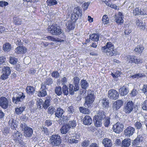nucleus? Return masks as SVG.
Instances as JSON below:
<instances>
[{"label": "nucleus", "mask_w": 147, "mask_h": 147, "mask_svg": "<svg viewBox=\"0 0 147 147\" xmlns=\"http://www.w3.org/2000/svg\"><path fill=\"white\" fill-rule=\"evenodd\" d=\"M102 52L105 53L107 56H112L115 55L117 52L114 49V46L111 42H108L106 46L102 47L101 49Z\"/></svg>", "instance_id": "nucleus-1"}, {"label": "nucleus", "mask_w": 147, "mask_h": 147, "mask_svg": "<svg viewBox=\"0 0 147 147\" xmlns=\"http://www.w3.org/2000/svg\"><path fill=\"white\" fill-rule=\"evenodd\" d=\"M106 113L103 110H99L96 115L94 117L93 121L95 125L100 127L102 125V120L106 117Z\"/></svg>", "instance_id": "nucleus-2"}, {"label": "nucleus", "mask_w": 147, "mask_h": 147, "mask_svg": "<svg viewBox=\"0 0 147 147\" xmlns=\"http://www.w3.org/2000/svg\"><path fill=\"white\" fill-rule=\"evenodd\" d=\"M62 30L56 24H53L48 28L47 31L53 35H59L62 33Z\"/></svg>", "instance_id": "nucleus-3"}, {"label": "nucleus", "mask_w": 147, "mask_h": 147, "mask_svg": "<svg viewBox=\"0 0 147 147\" xmlns=\"http://www.w3.org/2000/svg\"><path fill=\"white\" fill-rule=\"evenodd\" d=\"M94 100V93L93 91L90 90L88 92V95L85 99V102L84 105L85 106L86 105L89 107H90Z\"/></svg>", "instance_id": "nucleus-4"}, {"label": "nucleus", "mask_w": 147, "mask_h": 147, "mask_svg": "<svg viewBox=\"0 0 147 147\" xmlns=\"http://www.w3.org/2000/svg\"><path fill=\"white\" fill-rule=\"evenodd\" d=\"M20 127L22 131H24V135L26 137H30L33 133L32 129L27 126L24 123L20 125Z\"/></svg>", "instance_id": "nucleus-5"}, {"label": "nucleus", "mask_w": 147, "mask_h": 147, "mask_svg": "<svg viewBox=\"0 0 147 147\" xmlns=\"http://www.w3.org/2000/svg\"><path fill=\"white\" fill-rule=\"evenodd\" d=\"M50 142L53 146H59L61 142V138L58 135L53 134L50 137Z\"/></svg>", "instance_id": "nucleus-6"}, {"label": "nucleus", "mask_w": 147, "mask_h": 147, "mask_svg": "<svg viewBox=\"0 0 147 147\" xmlns=\"http://www.w3.org/2000/svg\"><path fill=\"white\" fill-rule=\"evenodd\" d=\"M25 96L23 92L16 93L12 98V102L15 104L19 103L25 99Z\"/></svg>", "instance_id": "nucleus-7"}, {"label": "nucleus", "mask_w": 147, "mask_h": 147, "mask_svg": "<svg viewBox=\"0 0 147 147\" xmlns=\"http://www.w3.org/2000/svg\"><path fill=\"white\" fill-rule=\"evenodd\" d=\"M126 59L127 62L131 63L139 64L142 62V59L134 56L128 55L126 57Z\"/></svg>", "instance_id": "nucleus-8"}, {"label": "nucleus", "mask_w": 147, "mask_h": 147, "mask_svg": "<svg viewBox=\"0 0 147 147\" xmlns=\"http://www.w3.org/2000/svg\"><path fill=\"white\" fill-rule=\"evenodd\" d=\"M11 73V70L9 67L7 66L3 67L2 69V74L1 79L3 80H5L8 78Z\"/></svg>", "instance_id": "nucleus-9"}, {"label": "nucleus", "mask_w": 147, "mask_h": 147, "mask_svg": "<svg viewBox=\"0 0 147 147\" xmlns=\"http://www.w3.org/2000/svg\"><path fill=\"white\" fill-rule=\"evenodd\" d=\"M134 106L132 101H129L124 106L123 111L126 114L130 113L133 110Z\"/></svg>", "instance_id": "nucleus-10"}, {"label": "nucleus", "mask_w": 147, "mask_h": 147, "mask_svg": "<svg viewBox=\"0 0 147 147\" xmlns=\"http://www.w3.org/2000/svg\"><path fill=\"white\" fill-rule=\"evenodd\" d=\"M108 96L111 99L116 100L118 98L119 94L117 90L112 89L108 91Z\"/></svg>", "instance_id": "nucleus-11"}, {"label": "nucleus", "mask_w": 147, "mask_h": 147, "mask_svg": "<svg viewBox=\"0 0 147 147\" xmlns=\"http://www.w3.org/2000/svg\"><path fill=\"white\" fill-rule=\"evenodd\" d=\"M123 125L120 123L117 122L113 125L112 129L115 133L119 134L123 131Z\"/></svg>", "instance_id": "nucleus-12"}, {"label": "nucleus", "mask_w": 147, "mask_h": 147, "mask_svg": "<svg viewBox=\"0 0 147 147\" xmlns=\"http://www.w3.org/2000/svg\"><path fill=\"white\" fill-rule=\"evenodd\" d=\"M9 102L7 99L5 97L0 98V106L3 109H6L8 107Z\"/></svg>", "instance_id": "nucleus-13"}, {"label": "nucleus", "mask_w": 147, "mask_h": 147, "mask_svg": "<svg viewBox=\"0 0 147 147\" xmlns=\"http://www.w3.org/2000/svg\"><path fill=\"white\" fill-rule=\"evenodd\" d=\"M46 89V85L42 83L41 84V87L38 94V96L40 97H44L46 96L47 95Z\"/></svg>", "instance_id": "nucleus-14"}, {"label": "nucleus", "mask_w": 147, "mask_h": 147, "mask_svg": "<svg viewBox=\"0 0 147 147\" xmlns=\"http://www.w3.org/2000/svg\"><path fill=\"white\" fill-rule=\"evenodd\" d=\"M134 128L131 126L127 127L124 130V134L127 137H129L132 136L135 132Z\"/></svg>", "instance_id": "nucleus-15"}, {"label": "nucleus", "mask_w": 147, "mask_h": 147, "mask_svg": "<svg viewBox=\"0 0 147 147\" xmlns=\"http://www.w3.org/2000/svg\"><path fill=\"white\" fill-rule=\"evenodd\" d=\"M69 93L71 95L74 94V92L78 91L79 89V86H77V85H74L72 84H69Z\"/></svg>", "instance_id": "nucleus-16"}, {"label": "nucleus", "mask_w": 147, "mask_h": 147, "mask_svg": "<svg viewBox=\"0 0 147 147\" xmlns=\"http://www.w3.org/2000/svg\"><path fill=\"white\" fill-rule=\"evenodd\" d=\"M83 123L86 125H89L92 123V119L89 115H86L83 120Z\"/></svg>", "instance_id": "nucleus-17"}, {"label": "nucleus", "mask_w": 147, "mask_h": 147, "mask_svg": "<svg viewBox=\"0 0 147 147\" xmlns=\"http://www.w3.org/2000/svg\"><path fill=\"white\" fill-rule=\"evenodd\" d=\"M123 101L121 100H117L113 104V109L117 110L123 105Z\"/></svg>", "instance_id": "nucleus-18"}, {"label": "nucleus", "mask_w": 147, "mask_h": 147, "mask_svg": "<svg viewBox=\"0 0 147 147\" xmlns=\"http://www.w3.org/2000/svg\"><path fill=\"white\" fill-rule=\"evenodd\" d=\"M13 136L16 140H18V141L20 142L22 136V135L20 132L17 130L14 131Z\"/></svg>", "instance_id": "nucleus-19"}, {"label": "nucleus", "mask_w": 147, "mask_h": 147, "mask_svg": "<svg viewBox=\"0 0 147 147\" xmlns=\"http://www.w3.org/2000/svg\"><path fill=\"white\" fill-rule=\"evenodd\" d=\"M66 124L63 125L60 129V132L62 134H65L69 131L70 128Z\"/></svg>", "instance_id": "nucleus-20"}, {"label": "nucleus", "mask_w": 147, "mask_h": 147, "mask_svg": "<svg viewBox=\"0 0 147 147\" xmlns=\"http://www.w3.org/2000/svg\"><path fill=\"white\" fill-rule=\"evenodd\" d=\"M102 143L105 147H111L112 145L111 140L108 138L104 139Z\"/></svg>", "instance_id": "nucleus-21"}, {"label": "nucleus", "mask_w": 147, "mask_h": 147, "mask_svg": "<svg viewBox=\"0 0 147 147\" xmlns=\"http://www.w3.org/2000/svg\"><path fill=\"white\" fill-rule=\"evenodd\" d=\"M65 112L61 108H58L57 109V111L55 113V115L56 117L58 118H60L62 117L63 113Z\"/></svg>", "instance_id": "nucleus-22"}, {"label": "nucleus", "mask_w": 147, "mask_h": 147, "mask_svg": "<svg viewBox=\"0 0 147 147\" xmlns=\"http://www.w3.org/2000/svg\"><path fill=\"white\" fill-rule=\"evenodd\" d=\"M128 92V88L124 86L121 87L119 90V93L122 96L126 95Z\"/></svg>", "instance_id": "nucleus-23"}, {"label": "nucleus", "mask_w": 147, "mask_h": 147, "mask_svg": "<svg viewBox=\"0 0 147 147\" xmlns=\"http://www.w3.org/2000/svg\"><path fill=\"white\" fill-rule=\"evenodd\" d=\"M26 52V49L25 47L19 46L15 49V52L17 53H25Z\"/></svg>", "instance_id": "nucleus-24"}, {"label": "nucleus", "mask_w": 147, "mask_h": 147, "mask_svg": "<svg viewBox=\"0 0 147 147\" xmlns=\"http://www.w3.org/2000/svg\"><path fill=\"white\" fill-rule=\"evenodd\" d=\"M100 102L103 108H107L109 107V102L107 99L105 98L100 100Z\"/></svg>", "instance_id": "nucleus-25"}, {"label": "nucleus", "mask_w": 147, "mask_h": 147, "mask_svg": "<svg viewBox=\"0 0 147 147\" xmlns=\"http://www.w3.org/2000/svg\"><path fill=\"white\" fill-rule=\"evenodd\" d=\"M76 14L77 16L81 17L82 15V11L80 7L79 6H77L75 7L73 10V12Z\"/></svg>", "instance_id": "nucleus-26"}, {"label": "nucleus", "mask_w": 147, "mask_h": 147, "mask_svg": "<svg viewBox=\"0 0 147 147\" xmlns=\"http://www.w3.org/2000/svg\"><path fill=\"white\" fill-rule=\"evenodd\" d=\"M130 140L129 139L126 138L122 141L121 146V147H128L130 145Z\"/></svg>", "instance_id": "nucleus-27"}, {"label": "nucleus", "mask_w": 147, "mask_h": 147, "mask_svg": "<svg viewBox=\"0 0 147 147\" xmlns=\"http://www.w3.org/2000/svg\"><path fill=\"white\" fill-rule=\"evenodd\" d=\"M80 86L81 87L84 89H86L89 86V84L87 81L85 80H82L80 81Z\"/></svg>", "instance_id": "nucleus-28"}, {"label": "nucleus", "mask_w": 147, "mask_h": 147, "mask_svg": "<svg viewBox=\"0 0 147 147\" xmlns=\"http://www.w3.org/2000/svg\"><path fill=\"white\" fill-rule=\"evenodd\" d=\"M99 35L98 34H93L90 36V38L91 40L95 42L99 40Z\"/></svg>", "instance_id": "nucleus-29"}, {"label": "nucleus", "mask_w": 147, "mask_h": 147, "mask_svg": "<svg viewBox=\"0 0 147 147\" xmlns=\"http://www.w3.org/2000/svg\"><path fill=\"white\" fill-rule=\"evenodd\" d=\"M79 109L80 112L83 114H89L90 113V110L88 108L81 107L79 108Z\"/></svg>", "instance_id": "nucleus-30"}, {"label": "nucleus", "mask_w": 147, "mask_h": 147, "mask_svg": "<svg viewBox=\"0 0 147 147\" xmlns=\"http://www.w3.org/2000/svg\"><path fill=\"white\" fill-rule=\"evenodd\" d=\"M35 91L34 88L32 86H28L26 88V91L29 95L33 94Z\"/></svg>", "instance_id": "nucleus-31"}, {"label": "nucleus", "mask_w": 147, "mask_h": 147, "mask_svg": "<svg viewBox=\"0 0 147 147\" xmlns=\"http://www.w3.org/2000/svg\"><path fill=\"white\" fill-rule=\"evenodd\" d=\"M3 49L4 51L8 52L11 49V46L9 43H6L3 46Z\"/></svg>", "instance_id": "nucleus-32"}, {"label": "nucleus", "mask_w": 147, "mask_h": 147, "mask_svg": "<svg viewBox=\"0 0 147 147\" xmlns=\"http://www.w3.org/2000/svg\"><path fill=\"white\" fill-rule=\"evenodd\" d=\"M144 48L142 45H138L137 47L135 48L134 51L136 52L141 54L144 50Z\"/></svg>", "instance_id": "nucleus-33"}, {"label": "nucleus", "mask_w": 147, "mask_h": 147, "mask_svg": "<svg viewBox=\"0 0 147 147\" xmlns=\"http://www.w3.org/2000/svg\"><path fill=\"white\" fill-rule=\"evenodd\" d=\"M25 109V107L23 106L19 108H16L15 109V113L18 115L20 114Z\"/></svg>", "instance_id": "nucleus-34"}, {"label": "nucleus", "mask_w": 147, "mask_h": 147, "mask_svg": "<svg viewBox=\"0 0 147 147\" xmlns=\"http://www.w3.org/2000/svg\"><path fill=\"white\" fill-rule=\"evenodd\" d=\"M37 108L41 109L42 108L43 106V101L42 99H38L36 102Z\"/></svg>", "instance_id": "nucleus-35"}, {"label": "nucleus", "mask_w": 147, "mask_h": 147, "mask_svg": "<svg viewBox=\"0 0 147 147\" xmlns=\"http://www.w3.org/2000/svg\"><path fill=\"white\" fill-rule=\"evenodd\" d=\"M55 92L57 95H61L62 94L61 88L59 86L56 87L55 89Z\"/></svg>", "instance_id": "nucleus-36"}, {"label": "nucleus", "mask_w": 147, "mask_h": 147, "mask_svg": "<svg viewBox=\"0 0 147 147\" xmlns=\"http://www.w3.org/2000/svg\"><path fill=\"white\" fill-rule=\"evenodd\" d=\"M53 82V79L50 78H47L45 81L43 83L45 85L46 84L47 85H50L52 84Z\"/></svg>", "instance_id": "nucleus-37"}, {"label": "nucleus", "mask_w": 147, "mask_h": 147, "mask_svg": "<svg viewBox=\"0 0 147 147\" xmlns=\"http://www.w3.org/2000/svg\"><path fill=\"white\" fill-rule=\"evenodd\" d=\"M115 20L117 23L121 24L123 22V17L121 16H119L115 19Z\"/></svg>", "instance_id": "nucleus-38"}, {"label": "nucleus", "mask_w": 147, "mask_h": 147, "mask_svg": "<svg viewBox=\"0 0 147 147\" xmlns=\"http://www.w3.org/2000/svg\"><path fill=\"white\" fill-rule=\"evenodd\" d=\"M18 59L13 56H10L9 57V62L12 64L14 65L18 62Z\"/></svg>", "instance_id": "nucleus-39"}, {"label": "nucleus", "mask_w": 147, "mask_h": 147, "mask_svg": "<svg viewBox=\"0 0 147 147\" xmlns=\"http://www.w3.org/2000/svg\"><path fill=\"white\" fill-rule=\"evenodd\" d=\"M50 100L49 99H46L44 102H43V106L42 108L45 109H47L50 105Z\"/></svg>", "instance_id": "nucleus-40"}, {"label": "nucleus", "mask_w": 147, "mask_h": 147, "mask_svg": "<svg viewBox=\"0 0 147 147\" xmlns=\"http://www.w3.org/2000/svg\"><path fill=\"white\" fill-rule=\"evenodd\" d=\"M104 121V125L105 127H108L110 124V118L108 117H106Z\"/></svg>", "instance_id": "nucleus-41"}, {"label": "nucleus", "mask_w": 147, "mask_h": 147, "mask_svg": "<svg viewBox=\"0 0 147 147\" xmlns=\"http://www.w3.org/2000/svg\"><path fill=\"white\" fill-rule=\"evenodd\" d=\"M141 8L139 9L138 7L136 8L133 11V13L135 16L140 15Z\"/></svg>", "instance_id": "nucleus-42"}, {"label": "nucleus", "mask_w": 147, "mask_h": 147, "mask_svg": "<svg viewBox=\"0 0 147 147\" xmlns=\"http://www.w3.org/2000/svg\"><path fill=\"white\" fill-rule=\"evenodd\" d=\"M47 2L48 5L51 6L56 5L57 2L56 0H47Z\"/></svg>", "instance_id": "nucleus-43"}, {"label": "nucleus", "mask_w": 147, "mask_h": 147, "mask_svg": "<svg viewBox=\"0 0 147 147\" xmlns=\"http://www.w3.org/2000/svg\"><path fill=\"white\" fill-rule=\"evenodd\" d=\"M55 108L53 106L49 107L48 109V113L49 114L53 115L56 111Z\"/></svg>", "instance_id": "nucleus-44"}, {"label": "nucleus", "mask_w": 147, "mask_h": 147, "mask_svg": "<svg viewBox=\"0 0 147 147\" xmlns=\"http://www.w3.org/2000/svg\"><path fill=\"white\" fill-rule=\"evenodd\" d=\"M66 124L68 125V126L70 128L71 127H75L76 125V122L74 120L69 121L68 123H66Z\"/></svg>", "instance_id": "nucleus-45"}, {"label": "nucleus", "mask_w": 147, "mask_h": 147, "mask_svg": "<svg viewBox=\"0 0 147 147\" xmlns=\"http://www.w3.org/2000/svg\"><path fill=\"white\" fill-rule=\"evenodd\" d=\"M79 18V16H77L74 13L71 14V19L74 22H76Z\"/></svg>", "instance_id": "nucleus-46"}, {"label": "nucleus", "mask_w": 147, "mask_h": 147, "mask_svg": "<svg viewBox=\"0 0 147 147\" xmlns=\"http://www.w3.org/2000/svg\"><path fill=\"white\" fill-rule=\"evenodd\" d=\"M142 122L139 121H137L134 124V126L137 129H140L142 127Z\"/></svg>", "instance_id": "nucleus-47"}, {"label": "nucleus", "mask_w": 147, "mask_h": 147, "mask_svg": "<svg viewBox=\"0 0 147 147\" xmlns=\"http://www.w3.org/2000/svg\"><path fill=\"white\" fill-rule=\"evenodd\" d=\"M66 26L67 28L69 30H71L74 28L73 25L71 21H68L66 24Z\"/></svg>", "instance_id": "nucleus-48"}, {"label": "nucleus", "mask_w": 147, "mask_h": 147, "mask_svg": "<svg viewBox=\"0 0 147 147\" xmlns=\"http://www.w3.org/2000/svg\"><path fill=\"white\" fill-rule=\"evenodd\" d=\"M62 91L64 94L67 95L69 93V91L68 90L67 87L66 86H63L62 87Z\"/></svg>", "instance_id": "nucleus-49"}, {"label": "nucleus", "mask_w": 147, "mask_h": 147, "mask_svg": "<svg viewBox=\"0 0 147 147\" xmlns=\"http://www.w3.org/2000/svg\"><path fill=\"white\" fill-rule=\"evenodd\" d=\"M143 76V75L141 73H139L134 74L131 77L133 79L135 78L138 79L139 78H141Z\"/></svg>", "instance_id": "nucleus-50"}, {"label": "nucleus", "mask_w": 147, "mask_h": 147, "mask_svg": "<svg viewBox=\"0 0 147 147\" xmlns=\"http://www.w3.org/2000/svg\"><path fill=\"white\" fill-rule=\"evenodd\" d=\"M109 19L107 17V16L106 15H104L102 19V21L103 23L104 24H107L109 22Z\"/></svg>", "instance_id": "nucleus-51"}, {"label": "nucleus", "mask_w": 147, "mask_h": 147, "mask_svg": "<svg viewBox=\"0 0 147 147\" xmlns=\"http://www.w3.org/2000/svg\"><path fill=\"white\" fill-rule=\"evenodd\" d=\"M52 77L55 78H58L59 76V73L57 71H54L51 74Z\"/></svg>", "instance_id": "nucleus-52"}, {"label": "nucleus", "mask_w": 147, "mask_h": 147, "mask_svg": "<svg viewBox=\"0 0 147 147\" xmlns=\"http://www.w3.org/2000/svg\"><path fill=\"white\" fill-rule=\"evenodd\" d=\"M38 0H23V1H24V3L25 4L26 3L29 4V5L28 6H30L31 5V2H37L38 1Z\"/></svg>", "instance_id": "nucleus-53"}, {"label": "nucleus", "mask_w": 147, "mask_h": 147, "mask_svg": "<svg viewBox=\"0 0 147 147\" xmlns=\"http://www.w3.org/2000/svg\"><path fill=\"white\" fill-rule=\"evenodd\" d=\"M74 81V84L75 85H77L79 86L78 84L80 81V79L79 78L77 77H75L73 78Z\"/></svg>", "instance_id": "nucleus-54"}, {"label": "nucleus", "mask_w": 147, "mask_h": 147, "mask_svg": "<svg viewBox=\"0 0 147 147\" xmlns=\"http://www.w3.org/2000/svg\"><path fill=\"white\" fill-rule=\"evenodd\" d=\"M90 144V141L89 140H85L81 143V146L83 147H86Z\"/></svg>", "instance_id": "nucleus-55"}, {"label": "nucleus", "mask_w": 147, "mask_h": 147, "mask_svg": "<svg viewBox=\"0 0 147 147\" xmlns=\"http://www.w3.org/2000/svg\"><path fill=\"white\" fill-rule=\"evenodd\" d=\"M121 73L119 71H117L115 73H112L111 74L113 78H116L119 76Z\"/></svg>", "instance_id": "nucleus-56"}, {"label": "nucleus", "mask_w": 147, "mask_h": 147, "mask_svg": "<svg viewBox=\"0 0 147 147\" xmlns=\"http://www.w3.org/2000/svg\"><path fill=\"white\" fill-rule=\"evenodd\" d=\"M142 107L143 110H147V100H146L143 102L142 104Z\"/></svg>", "instance_id": "nucleus-57"}, {"label": "nucleus", "mask_w": 147, "mask_h": 147, "mask_svg": "<svg viewBox=\"0 0 147 147\" xmlns=\"http://www.w3.org/2000/svg\"><path fill=\"white\" fill-rule=\"evenodd\" d=\"M138 92L137 90L135 89H133L131 91L130 95L131 96H136L138 94Z\"/></svg>", "instance_id": "nucleus-58"}, {"label": "nucleus", "mask_w": 147, "mask_h": 147, "mask_svg": "<svg viewBox=\"0 0 147 147\" xmlns=\"http://www.w3.org/2000/svg\"><path fill=\"white\" fill-rule=\"evenodd\" d=\"M11 128L12 129L15 130H16V129L17 127V125L13 121H11Z\"/></svg>", "instance_id": "nucleus-59"}, {"label": "nucleus", "mask_w": 147, "mask_h": 147, "mask_svg": "<svg viewBox=\"0 0 147 147\" xmlns=\"http://www.w3.org/2000/svg\"><path fill=\"white\" fill-rule=\"evenodd\" d=\"M8 3L5 1H0V7H3L8 5Z\"/></svg>", "instance_id": "nucleus-60"}, {"label": "nucleus", "mask_w": 147, "mask_h": 147, "mask_svg": "<svg viewBox=\"0 0 147 147\" xmlns=\"http://www.w3.org/2000/svg\"><path fill=\"white\" fill-rule=\"evenodd\" d=\"M68 111L69 113H73L74 112V109L73 107L72 106L69 107L68 108Z\"/></svg>", "instance_id": "nucleus-61"}, {"label": "nucleus", "mask_w": 147, "mask_h": 147, "mask_svg": "<svg viewBox=\"0 0 147 147\" xmlns=\"http://www.w3.org/2000/svg\"><path fill=\"white\" fill-rule=\"evenodd\" d=\"M90 4V3L88 2L87 3H85L82 5V7L83 8V9L84 10H86L88 8V6Z\"/></svg>", "instance_id": "nucleus-62"}, {"label": "nucleus", "mask_w": 147, "mask_h": 147, "mask_svg": "<svg viewBox=\"0 0 147 147\" xmlns=\"http://www.w3.org/2000/svg\"><path fill=\"white\" fill-rule=\"evenodd\" d=\"M140 15H147V10L146 9H141Z\"/></svg>", "instance_id": "nucleus-63"}, {"label": "nucleus", "mask_w": 147, "mask_h": 147, "mask_svg": "<svg viewBox=\"0 0 147 147\" xmlns=\"http://www.w3.org/2000/svg\"><path fill=\"white\" fill-rule=\"evenodd\" d=\"M142 91L145 94H147V85L144 86Z\"/></svg>", "instance_id": "nucleus-64"}]
</instances>
